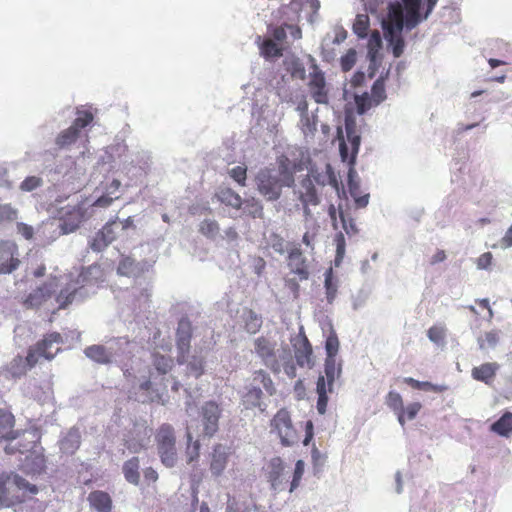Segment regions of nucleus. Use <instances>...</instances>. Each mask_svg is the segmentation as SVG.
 <instances>
[{
    "instance_id": "obj_52",
    "label": "nucleus",
    "mask_w": 512,
    "mask_h": 512,
    "mask_svg": "<svg viewBox=\"0 0 512 512\" xmlns=\"http://www.w3.org/2000/svg\"><path fill=\"white\" fill-rule=\"evenodd\" d=\"M305 463L303 460H298L295 464V469L293 472V477L290 482L289 492H293L296 488L299 487L301 479L304 474Z\"/></svg>"
},
{
    "instance_id": "obj_28",
    "label": "nucleus",
    "mask_w": 512,
    "mask_h": 512,
    "mask_svg": "<svg viewBox=\"0 0 512 512\" xmlns=\"http://www.w3.org/2000/svg\"><path fill=\"white\" fill-rule=\"evenodd\" d=\"M81 437L77 431L70 430L59 442L62 453L73 455L80 447Z\"/></svg>"
},
{
    "instance_id": "obj_34",
    "label": "nucleus",
    "mask_w": 512,
    "mask_h": 512,
    "mask_svg": "<svg viewBox=\"0 0 512 512\" xmlns=\"http://www.w3.org/2000/svg\"><path fill=\"white\" fill-rule=\"evenodd\" d=\"M244 329L250 333H257L262 327V317L251 309H246L243 313Z\"/></svg>"
},
{
    "instance_id": "obj_56",
    "label": "nucleus",
    "mask_w": 512,
    "mask_h": 512,
    "mask_svg": "<svg viewBox=\"0 0 512 512\" xmlns=\"http://www.w3.org/2000/svg\"><path fill=\"white\" fill-rule=\"evenodd\" d=\"M427 336L436 344L442 343L445 339V328L441 325H433L428 329Z\"/></svg>"
},
{
    "instance_id": "obj_53",
    "label": "nucleus",
    "mask_w": 512,
    "mask_h": 512,
    "mask_svg": "<svg viewBox=\"0 0 512 512\" xmlns=\"http://www.w3.org/2000/svg\"><path fill=\"white\" fill-rule=\"evenodd\" d=\"M190 374L199 378L204 373V359L202 357L193 356L187 364Z\"/></svg>"
},
{
    "instance_id": "obj_23",
    "label": "nucleus",
    "mask_w": 512,
    "mask_h": 512,
    "mask_svg": "<svg viewBox=\"0 0 512 512\" xmlns=\"http://www.w3.org/2000/svg\"><path fill=\"white\" fill-rule=\"evenodd\" d=\"M498 369L499 365L496 362H487L474 367L471 375L473 379L489 385L494 381Z\"/></svg>"
},
{
    "instance_id": "obj_62",
    "label": "nucleus",
    "mask_w": 512,
    "mask_h": 512,
    "mask_svg": "<svg viewBox=\"0 0 512 512\" xmlns=\"http://www.w3.org/2000/svg\"><path fill=\"white\" fill-rule=\"evenodd\" d=\"M270 246L275 252L279 254H283L286 250L284 238L277 233H272L270 235Z\"/></svg>"
},
{
    "instance_id": "obj_44",
    "label": "nucleus",
    "mask_w": 512,
    "mask_h": 512,
    "mask_svg": "<svg viewBox=\"0 0 512 512\" xmlns=\"http://www.w3.org/2000/svg\"><path fill=\"white\" fill-rule=\"evenodd\" d=\"M369 18L367 15L358 14L353 24V31L359 38H365L368 34Z\"/></svg>"
},
{
    "instance_id": "obj_2",
    "label": "nucleus",
    "mask_w": 512,
    "mask_h": 512,
    "mask_svg": "<svg viewBox=\"0 0 512 512\" xmlns=\"http://www.w3.org/2000/svg\"><path fill=\"white\" fill-rule=\"evenodd\" d=\"M38 487L16 473L0 474V506L11 507L36 495Z\"/></svg>"
},
{
    "instance_id": "obj_31",
    "label": "nucleus",
    "mask_w": 512,
    "mask_h": 512,
    "mask_svg": "<svg viewBox=\"0 0 512 512\" xmlns=\"http://www.w3.org/2000/svg\"><path fill=\"white\" fill-rule=\"evenodd\" d=\"M316 391L318 394L317 400V411L319 414L323 415L326 412L327 404H328V396L327 393H331L328 390V380L324 376H319L316 385Z\"/></svg>"
},
{
    "instance_id": "obj_49",
    "label": "nucleus",
    "mask_w": 512,
    "mask_h": 512,
    "mask_svg": "<svg viewBox=\"0 0 512 512\" xmlns=\"http://www.w3.org/2000/svg\"><path fill=\"white\" fill-rule=\"evenodd\" d=\"M153 365L156 370L161 374L168 373L173 367V360L170 357H166L160 354L154 355Z\"/></svg>"
},
{
    "instance_id": "obj_48",
    "label": "nucleus",
    "mask_w": 512,
    "mask_h": 512,
    "mask_svg": "<svg viewBox=\"0 0 512 512\" xmlns=\"http://www.w3.org/2000/svg\"><path fill=\"white\" fill-rule=\"evenodd\" d=\"M219 230V225L215 220L205 219L199 226V232L207 238H214Z\"/></svg>"
},
{
    "instance_id": "obj_58",
    "label": "nucleus",
    "mask_w": 512,
    "mask_h": 512,
    "mask_svg": "<svg viewBox=\"0 0 512 512\" xmlns=\"http://www.w3.org/2000/svg\"><path fill=\"white\" fill-rule=\"evenodd\" d=\"M135 268L136 262L130 257H125L120 261L118 265V273L121 275L129 276L134 272Z\"/></svg>"
},
{
    "instance_id": "obj_42",
    "label": "nucleus",
    "mask_w": 512,
    "mask_h": 512,
    "mask_svg": "<svg viewBox=\"0 0 512 512\" xmlns=\"http://www.w3.org/2000/svg\"><path fill=\"white\" fill-rule=\"evenodd\" d=\"M31 369L27 365L26 358L24 359L21 356L15 357L9 364L8 370L13 377H20L25 375L27 370Z\"/></svg>"
},
{
    "instance_id": "obj_15",
    "label": "nucleus",
    "mask_w": 512,
    "mask_h": 512,
    "mask_svg": "<svg viewBox=\"0 0 512 512\" xmlns=\"http://www.w3.org/2000/svg\"><path fill=\"white\" fill-rule=\"evenodd\" d=\"M287 260L290 271L297 276L299 281H304L309 278L310 273L307 260L299 247L290 249Z\"/></svg>"
},
{
    "instance_id": "obj_43",
    "label": "nucleus",
    "mask_w": 512,
    "mask_h": 512,
    "mask_svg": "<svg viewBox=\"0 0 512 512\" xmlns=\"http://www.w3.org/2000/svg\"><path fill=\"white\" fill-rule=\"evenodd\" d=\"M374 103L379 105L386 99L385 80L383 77H379L371 88V95Z\"/></svg>"
},
{
    "instance_id": "obj_38",
    "label": "nucleus",
    "mask_w": 512,
    "mask_h": 512,
    "mask_svg": "<svg viewBox=\"0 0 512 512\" xmlns=\"http://www.w3.org/2000/svg\"><path fill=\"white\" fill-rule=\"evenodd\" d=\"M253 382L257 383V384H261L263 386V388L265 389V391L270 396H272L276 393V388L274 386L273 380L271 379L270 375L262 369L256 370L253 373Z\"/></svg>"
},
{
    "instance_id": "obj_32",
    "label": "nucleus",
    "mask_w": 512,
    "mask_h": 512,
    "mask_svg": "<svg viewBox=\"0 0 512 512\" xmlns=\"http://www.w3.org/2000/svg\"><path fill=\"white\" fill-rule=\"evenodd\" d=\"M123 474L129 483L134 485L139 483L140 474L138 457H132L123 464Z\"/></svg>"
},
{
    "instance_id": "obj_57",
    "label": "nucleus",
    "mask_w": 512,
    "mask_h": 512,
    "mask_svg": "<svg viewBox=\"0 0 512 512\" xmlns=\"http://www.w3.org/2000/svg\"><path fill=\"white\" fill-rule=\"evenodd\" d=\"M43 184V180L37 176H28L20 184V189L25 192H30Z\"/></svg>"
},
{
    "instance_id": "obj_30",
    "label": "nucleus",
    "mask_w": 512,
    "mask_h": 512,
    "mask_svg": "<svg viewBox=\"0 0 512 512\" xmlns=\"http://www.w3.org/2000/svg\"><path fill=\"white\" fill-rule=\"evenodd\" d=\"M85 355L99 364H108L112 354L103 345H91L84 350Z\"/></svg>"
},
{
    "instance_id": "obj_27",
    "label": "nucleus",
    "mask_w": 512,
    "mask_h": 512,
    "mask_svg": "<svg viewBox=\"0 0 512 512\" xmlns=\"http://www.w3.org/2000/svg\"><path fill=\"white\" fill-rule=\"evenodd\" d=\"M490 431L501 437H510L512 435V412L506 411L503 413V415L490 426Z\"/></svg>"
},
{
    "instance_id": "obj_16",
    "label": "nucleus",
    "mask_w": 512,
    "mask_h": 512,
    "mask_svg": "<svg viewBox=\"0 0 512 512\" xmlns=\"http://www.w3.org/2000/svg\"><path fill=\"white\" fill-rule=\"evenodd\" d=\"M16 419L13 413L5 408H0V443L16 440L20 432L15 430Z\"/></svg>"
},
{
    "instance_id": "obj_11",
    "label": "nucleus",
    "mask_w": 512,
    "mask_h": 512,
    "mask_svg": "<svg viewBox=\"0 0 512 512\" xmlns=\"http://www.w3.org/2000/svg\"><path fill=\"white\" fill-rule=\"evenodd\" d=\"M192 339V324L187 318H182L176 331V346H177V362L184 364L187 362V357L191 347Z\"/></svg>"
},
{
    "instance_id": "obj_33",
    "label": "nucleus",
    "mask_w": 512,
    "mask_h": 512,
    "mask_svg": "<svg viewBox=\"0 0 512 512\" xmlns=\"http://www.w3.org/2000/svg\"><path fill=\"white\" fill-rule=\"evenodd\" d=\"M385 404L396 415L398 422H402V408L404 406L402 396L396 391H390L385 397Z\"/></svg>"
},
{
    "instance_id": "obj_46",
    "label": "nucleus",
    "mask_w": 512,
    "mask_h": 512,
    "mask_svg": "<svg viewBox=\"0 0 512 512\" xmlns=\"http://www.w3.org/2000/svg\"><path fill=\"white\" fill-rule=\"evenodd\" d=\"M300 128L305 136H313L317 131L316 118L309 114L300 116Z\"/></svg>"
},
{
    "instance_id": "obj_64",
    "label": "nucleus",
    "mask_w": 512,
    "mask_h": 512,
    "mask_svg": "<svg viewBox=\"0 0 512 512\" xmlns=\"http://www.w3.org/2000/svg\"><path fill=\"white\" fill-rule=\"evenodd\" d=\"M117 224L116 220H111L107 222L103 228L100 230L101 233L105 236V238L112 243L116 239V232L113 228L114 225Z\"/></svg>"
},
{
    "instance_id": "obj_51",
    "label": "nucleus",
    "mask_w": 512,
    "mask_h": 512,
    "mask_svg": "<svg viewBox=\"0 0 512 512\" xmlns=\"http://www.w3.org/2000/svg\"><path fill=\"white\" fill-rule=\"evenodd\" d=\"M499 341V334L497 331H488L478 338V344L481 349L493 348Z\"/></svg>"
},
{
    "instance_id": "obj_1",
    "label": "nucleus",
    "mask_w": 512,
    "mask_h": 512,
    "mask_svg": "<svg viewBox=\"0 0 512 512\" xmlns=\"http://www.w3.org/2000/svg\"><path fill=\"white\" fill-rule=\"evenodd\" d=\"M258 192L267 201L280 198L283 187H291L294 183L293 174L285 167L261 169L255 177Z\"/></svg>"
},
{
    "instance_id": "obj_4",
    "label": "nucleus",
    "mask_w": 512,
    "mask_h": 512,
    "mask_svg": "<svg viewBox=\"0 0 512 512\" xmlns=\"http://www.w3.org/2000/svg\"><path fill=\"white\" fill-rule=\"evenodd\" d=\"M63 337L59 332H50L43 336L27 351L26 361L30 368L36 366L40 358L51 361L61 351Z\"/></svg>"
},
{
    "instance_id": "obj_8",
    "label": "nucleus",
    "mask_w": 512,
    "mask_h": 512,
    "mask_svg": "<svg viewBox=\"0 0 512 512\" xmlns=\"http://www.w3.org/2000/svg\"><path fill=\"white\" fill-rule=\"evenodd\" d=\"M221 414L222 409L215 401H207L201 406L199 419L203 437L211 438L218 432Z\"/></svg>"
},
{
    "instance_id": "obj_10",
    "label": "nucleus",
    "mask_w": 512,
    "mask_h": 512,
    "mask_svg": "<svg viewBox=\"0 0 512 512\" xmlns=\"http://www.w3.org/2000/svg\"><path fill=\"white\" fill-rule=\"evenodd\" d=\"M18 246L14 241L0 240V274H10L20 266Z\"/></svg>"
},
{
    "instance_id": "obj_7",
    "label": "nucleus",
    "mask_w": 512,
    "mask_h": 512,
    "mask_svg": "<svg viewBox=\"0 0 512 512\" xmlns=\"http://www.w3.org/2000/svg\"><path fill=\"white\" fill-rule=\"evenodd\" d=\"M271 433H275L282 446L290 447L298 442V434L293 426L289 411L282 408L276 412L270 421Z\"/></svg>"
},
{
    "instance_id": "obj_14",
    "label": "nucleus",
    "mask_w": 512,
    "mask_h": 512,
    "mask_svg": "<svg viewBox=\"0 0 512 512\" xmlns=\"http://www.w3.org/2000/svg\"><path fill=\"white\" fill-rule=\"evenodd\" d=\"M231 451L229 447L222 444L213 446L210 453L209 470L214 477H220L225 471Z\"/></svg>"
},
{
    "instance_id": "obj_40",
    "label": "nucleus",
    "mask_w": 512,
    "mask_h": 512,
    "mask_svg": "<svg viewBox=\"0 0 512 512\" xmlns=\"http://www.w3.org/2000/svg\"><path fill=\"white\" fill-rule=\"evenodd\" d=\"M357 113L362 115L372 107L378 106L368 92H364L354 97Z\"/></svg>"
},
{
    "instance_id": "obj_20",
    "label": "nucleus",
    "mask_w": 512,
    "mask_h": 512,
    "mask_svg": "<svg viewBox=\"0 0 512 512\" xmlns=\"http://www.w3.org/2000/svg\"><path fill=\"white\" fill-rule=\"evenodd\" d=\"M88 502L95 512H111L112 499L107 492L96 490L88 495Z\"/></svg>"
},
{
    "instance_id": "obj_61",
    "label": "nucleus",
    "mask_w": 512,
    "mask_h": 512,
    "mask_svg": "<svg viewBox=\"0 0 512 512\" xmlns=\"http://www.w3.org/2000/svg\"><path fill=\"white\" fill-rule=\"evenodd\" d=\"M356 62V51L349 49L345 55L341 57L340 63L343 71L347 72L352 69Z\"/></svg>"
},
{
    "instance_id": "obj_55",
    "label": "nucleus",
    "mask_w": 512,
    "mask_h": 512,
    "mask_svg": "<svg viewBox=\"0 0 512 512\" xmlns=\"http://www.w3.org/2000/svg\"><path fill=\"white\" fill-rule=\"evenodd\" d=\"M110 242L105 238V236L101 233L99 230L95 236L92 238V240L89 243L90 248L95 252H101L103 251Z\"/></svg>"
},
{
    "instance_id": "obj_41",
    "label": "nucleus",
    "mask_w": 512,
    "mask_h": 512,
    "mask_svg": "<svg viewBox=\"0 0 512 512\" xmlns=\"http://www.w3.org/2000/svg\"><path fill=\"white\" fill-rule=\"evenodd\" d=\"M77 117L72 123V127L76 129L79 133L81 129L87 127L94 120V115L90 110H77Z\"/></svg>"
},
{
    "instance_id": "obj_3",
    "label": "nucleus",
    "mask_w": 512,
    "mask_h": 512,
    "mask_svg": "<svg viewBox=\"0 0 512 512\" xmlns=\"http://www.w3.org/2000/svg\"><path fill=\"white\" fill-rule=\"evenodd\" d=\"M405 9L401 2H393L388 6L387 19L383 21V28L385 30V37L392 47L394 57L398 58L402 55L404 50V39L402 37V30L406 26Z\"/></svg>"
},
{
    "instance_id": "obj_6",
    "label": "nucleus",
    "mask_w": 512,
    "mask_h": 512,
    "mask_svg": "<svg viewBox=\"0 0 512 512\" xmlns=\"http://www.w3.org/2000/svg\"><path fill=\"white\" fill-rule=\"evenodd\" d=\"M93 267L83 269L75 279H71L56 295L55 301L58 309H65L79 295L82 298L86 297L83 289L90 284L89 276L92 274Z\"/></svg>"
},
{
    "instance_id": "obj_5",
    "label": "nucleus",
    "mask_w": 512,
    "mask_h": 512,
    "mask_svg": "<svg viewBox=\"0 0 512 512\" xmlns=\"http://www.w3.org/2000/svg\"><path fill=\"white\" fill-rule=\"evenodd\" d=\"M155 441L162 464L169 468L174 467L177 461L174 428L170 424H162L156 431Z\"/></svg>"
},
{
    "instance_id": "obj_13",
    "label": "nucleus",
    "mask_w": 512,
    "mask_h": 512,
    "mask_svg": "<svg viewBox=\"0 0 512 512\" xmlns=\"http://www.w3.org/2000/svg\"><path fill=\"white\" fill-rule=\"evenodd\" d=\"M58 287V277L50 276L49 279L34 289L27 297L26 303L32 307H39L49 300Z\"/></svg>"
},
{
    "instance_id": "obj_29",
    "label": "nucleus",
    "mask_w": 512,
    "mask_h": 512,
    "mask_svg": "<svg viewBox=\"0 0 512 512\" xmlns=\"http://www.w3.org/2000/svg\"><path fill=\"white\" fill-rule=\"evenodd\" d=\"M216 197L221 203L235 209H240L243 204L241 196L229 187L220 188Z\"/></svg>"
},
{
    "instance_id": "obj_60",
    "label": "nucleus",
    "mask_w": 512,
    "mask_h": 512,
    "mask_svg": "<svg viewBox=\"0 0 512 512\" xmlns=\"http://www.w3.org/2000/svg\"><path fill=\"white\" fill-rule=\"evenodd\" d=\"M7 444L4 448V451L8 455H14L16 453H25L30 450L31 446L29 444H21V443H13V441H6Z\"/></svg>"
},
{
    "instance_id": "obj_47",
    "label": "nucleus",
    "mask_w": 512,
    "mask_h": 512,
    "mask_svg": "<svg viewBox=\"0 0 512 512\" xmlns=\"http://www.w3.org/2000/svg\"><path fill=\"white\" fill-rule=\"evenodd\" d=\"M422 409V404L420 402H412L409 403L406 407L402 408L403 421L399 422V424L403 427L406 421H411L416 418L420 410Z\"/></svg>"
},
{
    "instance_id": "obj_39",
    "label": "nucleus",
    "mask_w": 512,
    "mask_h": 512,
    "mask_svg": "<svg viewBox=\"0 0 512 512\" xmlns=\"http://www.w3.org/2000/svg\"><path fill=\"white\" fill-rule=\"evenodd\" d=\"M18 218V210L11 204H0V226H6L15 222Z\"/></svg>"
},
{
    "instance_id": "obj_37",
    "label": "nucleus",
    "mask_w": 512,
    "mask_h": 512,
    "mask_svg": "<svg viewBox=\"0 0 512 512\" xmlns=\"http://www.w3.org/2000/svg\"><path fill=\"white\" fill-rule=\"evenodd\" d=\"M325 378L328 380V390L330 392L333 391V384H334V381L337 377H339L340 373H341V367L340 365H336V359L331 357V358H326L325 360Z\"/></svg>"
},
{
    "instance_id": "obj_17",
    "label": "nucleus",
    "mask_w": 512,
    "mask_h": 512,
    "mask_svg": "<svg viewBox=\"0 0 512 512\" xmlns=\"http://www.w3.org/2000/svg\"><path fill=\"white\" fill-rule=\"evenodd\" d=\"M302 190L299 194V200L303 205L305 217H311L310 206H317L320 202L315 186L310 179H305L301 183Z\"/></svg>"
},
{
    "instance_id": "obj_50",
    "label": "nucleus",
    "mask_w": 512,
    "mask_h": 512,
    "mask_svg": "<svg viewBox=\"0 0 512 512\" xmlns=\"http://www.w3.org/2000/svg\"><path fill=\"white\" fill-rule=\"evenodd\" d=\"M245 211L247 212V214L249 216H251L252 218H263V206L262 204L252 198V199H247L245 202Z\"/></svg>"
},
{
    "instance_id": "obj_26",
    "label": "nucleus",
    "mask_w": 512,
    "mask_h": 512,
    "mask_svg": "<svg viewBox=\"0 0 512 512\" xmlns=\"http://www.w3.org/2000/svg\"><path fill=\"white\" fill-rule=\"evenodd\" d=\"M246 391L241 396V403L245 409H254L261 406L263 392L254 385L247 386Z\"/></svg>"
},
{
    "instance_id": "obj_9",
    "label": "nucleus",
    "mask_w": 512,
    "mask_h": 512,
    "mask_svg": "<svg viewBox=\"0 0 512 512\" xmlns=\"http://www.w3.org/2000/svg\"><path fill=\"white\" fill-rule=\"evenodd\" d=\"M307 87L311 98L317 104H328L329 89L326 83L325 75L317 65H313V71L309 74Z\"/></svg>"
},
{
    "instance_id": "obj_35",
    "label": "nucleus",
    "mask_w": 512,
    "mask_h": 512,
    "mask_svg": "<svg viewBox=\"0 0 512 512\" xmlns=\"http://www.w3.org/2000/svg\"><path fill=\"white\" fill-rule=\"evenodd\" d=\"M324 280V287L326 293L327 302L332 304L335 300L338 292V280L334 277L333 269L329 268L326 270Z\"/></svg>"
},
{
    "instance_id": "obj_63",
    "label": "nucleus",
    "mask_w": 512,
    "mask_h": 512,
    "mask_svg": "<svg viewBox=\"0 0 512 512\" xmlns=\"http://www.w3.org/2000/svg\"><path fill=\"white\" fill-rule=\"evenodd\" d=\"M286 29L287 27L285 26V24L277 27H268V30L271 33L273 40L278 41L280 43L283 42L287 37Z\"/></svg>"
},
{
    "instance_id": "obj_19",
    "label": "nucleus",
    "mask_w": 512,
    "mask_h": 512,
    "mask_svg": "<svg viewBox=\"0 0 512 512\" xmlns=\"http://www.w3.org/2000/svg\"><path fill=\"white\" fill-rule=\"evenodd\" d=\"M267 478L274 490H282V476L285 465L280 457L272 458L268 463Z\"/></svg>"
},
{
    "instance_id": "obj_18",
    "label": "nucleus",
    "mask_w": 512,
    "mask_h": 512,
    "mask_svg": "<svg viewBox=\"0 0 512 512\" xmlns=\"http://www.w3.org/2000/svg\"><path fill=\"white\" fill-rule=\"evenodd\" d=\"M347 140L351 144V153L349 155L348 147L344 141L340 143V155L343 161H348L354 164L356 155L360 146V136L357 135L352 127V124L346 122Z\"/></svg>"
},
{
    "instance_id": "obj_21",
    "label": "nucleus",
    "mask_w": 512,
    "mask_h": 512,
    "mask_svg": "<svg viewBox=\"0 0 512 512\" xmlns=\"http://www.w3.org/2000/svg\"><path fill=\"white\" fill-rule=\"evenodd\" d=\"M84 220V211L81 207H72L62 217L61 228L64 233H70L75 231Z\"/></svg>"
},
{
    "instance_id": "obj_45",
    "label": "nucleus",
    "mask_w": 512,
    "mask_h": 512,
    "mask_svg": "<svg viewBox=\"0 0 512 512\" xmlns=\"http://www.w3.org/2000/svg\"><path fill=\"white\" fill-rule=\"evenodd\" d=\"M334 242L336 245V255L334 259V265L339 267L343 261L345 251H346V241L342 232H339L335 235Z\"/></svg>"
},
{
    "instance_id": "obj_36",
    "label": "nucleus",
    "mask_w": 512,
    "mask_h": 512,
    "mask_svg": "<svg viewBox=\"0 0 512 512\" xmlns=\"http://www.w3.org/2000/svg\"><path fill=\"white\" fill-rule=\"evenodd\" d=\"M79 136L80 133L74 129V127L70 126L56 137L55 143L59 149H64L74 144L78 140Z\"/></svg>"
},
{
    "instance_id": "obj_54",
    "label": "nucleus",
    "mask_w": 512,
    "mask_h": 512,
    "mask_svg": "<svg viewBox=\"0 0 512 512\" xmlns=\"http://www.w3.org/2000/svg\"><path fill=\"white\" fill-rule=\"evenodd\" d=\"M229 175L240 186L244 187L246 185L247 168L245 166L239 165L233 167L232 169H230Z\"/></svg>"
},
{
    "instance_id": "obj_25",
    "label": "nucleus",
    "mask_w": 512,
    "mask_h": 512,
    "mask_svg": "<svg viewBox=\"0 0 512 512\" xmlns=\"http://www.w3.org/2000/svg\"><path fill=\"white\" fill-rule=\"evenodd\" d=\"M256 42L259 46L260 55L265 59L279 58L283 55L282 47L271 38L263 39L261 36H258Z\"/></svg>"
},
{
    "instance_id": "obj_59",
    "label": "nucleus",
    "mask_w": 512,
    "mask_h": 512,
    "mask_svg": "<svg viewBox=\"0 0 512 512\" xmlns=\"http://www.w3.org/2000/svg\"><path fill=\"white\" fill-rule=\"evenodd\" d=\"M325 348L327 352L326 358H335L339 349V340L335 334H331L328 336V338L326 339Z\"/></svg>"
},
{
    "instance_id": "obj_22",
    "label": "nucleus",
    "mask_w": 512,
    "mask_h": 512,
    "mask_svg": "<svg viewBox=\"0 0 512 512\" xmlns=\"http://www.w3.org/2000/svg\"><path fill=\"white\" fill-rule=\"evenodd\" d=\"M356 172L353 168L348 173V189L351 197L354 199L357 208H364L369 203V194H362L360 190V183L355 179Z\"/></svg>"
},
{
    "instance_id": "obj_24",
    "label": "nucleus",
    "mask_w": 512,
    "mask_h": 512,
    "mask_svg": "<svg viewBox=\"0 0 512 512\" xmlns=\"http://www.w3.org/2000/svg\"><path fill=\"white\" fill-rule=\"evenodd\" d=\"M295 348V358L297 364L301 367H312L314 364L312 360L313 350L308 338L304 337L300 341L299 346H295Z\"/></svg>"
},
{
    "instance_id": "obj_12",
    "label": "nucleus",
    "mask_w": 512,
    "mask_h": 512,
    "mask_svg": "<svg viewBox=\"0 0 512 512\" xmlns=\"http://www.w3.org/2000/svg\"><path fill=\"white\" fill-rule=\"evenodd\" d=\"M276 343L261 336L255 339V353L262 359L263 363L274 373L280 372V363L275 355Z\"/></svg>"
}]
</instances>
